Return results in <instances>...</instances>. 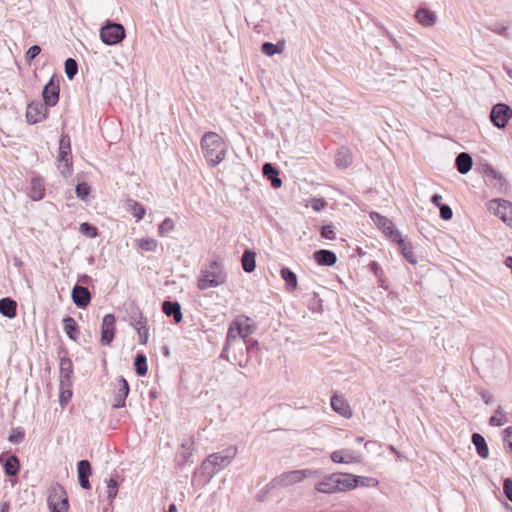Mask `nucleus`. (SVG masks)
Instances as JSON below:
<instances>
[{
    "label": "nucleus",
    "instance_id": "42",
    "mask_svg": "<svg viewBox=\"0 0 512 512\" xmlns=\"http://www.w3.org/2000/svg\"><path fill=\"white\" fill-rule=\"evenodd\" d=\"M65 73L68 79L72 80L78 72V64L73 58L66 59L64 63Z\"/></svg>",
    "mask_w": 512,
    "mask_h": 512
},
{
    "label": "nucleus",
    "instance_id": "27",
    "mask_svg": "<svg viewBox=\"0 0 512 512\" xmlns=\"http://www.w3.org/2000/svg\"><path fill=\"white\" fill-rule=\"evenodd\" d=\"M44 195L45 187L43 181L39 178H33L30 182L29 197L34 201H38L41 200Z\"/></svg>",
    "mask_w": 512,
    "mask_h": 512
},
{
    "label": "nucleus",
    "instance_id": "22",
    "mask_svg": "<svg viewBox=\"0 0 512 512\" xmlns=\"http://www.w3.org/2000/svg\"><path fill=\"white\" fill-rule=\"evenodd\" d=\"M162 311L169 317H173L176 323L182 320L181 306L178 302L164 301Z\"/></svg>",
    "mask_w": 512,
    "mask_h": 512
},
{
    "label": "nucleus",
    "instance_id": "16",
    "mask_svg": "<svg viewBox=\"0 0 512 512\" xmlns=\"http://www.w3.org/2000/svg\"><path fill=\"white\" fill-rule=\"evenodd\" d=\"M59 84L54 82L53 78L44 86L42 97L44 104L48 107H53L59 100Z\"/></svg>",
    "mask_w": 512,
    "mask_h": 512
},
{
    "label": "nucleus",
    "instance_id": "28",
    "mask_svg": "<svg viewBox=\"0 0 512 512\" xmlns=\"http://www.w3.org/2000/svg\"><path fill=\"white\" fill-rule=\"evenodd\" d=\"M394 242L398 244L402 255L409 263H411V264L417 263V259L413 252V247L410 242L405 241L402 238V236H400V239H397Z\"/></svg>",
    "mask_w": 512,
    "mask_h": 512
},
{
    "label": "nucleus",
    "instance_id": "60",
    "mask_svg": "<svg viewBox=\"0 0 512 512\" xmlns=\"http://www.w3.org/2000/svg\"><path fill=\"white\" fill-rule=\"evenodd\" d=\"M479 395L485 404H491L493 402V396L490 392L482 390L479 392Z\"/></svg>",
    "mask_w": 512,
    "mask_h": 512
},
{
    "label": "nucleus",
    "instance_id": "57",
    "mask_svg": "<svg viewBox=\"0 0 512 512\" xmlns=\"http://www.w3.org/2000/svg\"><path fill=\"white\" fill-rule=\"evenodd\" d=\"M356 479L360 480L359 485L361 486H376L378 484L376 479L370 477L356 476Z\"/></svg>",
    "mask_w": 512,
    "mask_h": 512
},
{
    "label": "nucleus",
    "instance_id": "63",
    "mask_svg": "<svg viewBox=\"0 0 512 512\" xmlns=\"http://www.w3.org/2000/svg\"><path fill=\"white\" fill-rule=\"evenodd\" d=\"M369 268L371 271L374 272L375 275H378V273L381 271L380 265L375 261H373L369 264Z\"/></svg>",
    "mask_w": 512,
    "mask_h": 512
},
{
    "label": "nucleus",
    "instance_id": "5",
    "mask_svg": "<svg viewBox=\"0 0 512 512\" xmlns=\"http://www.w3.org/2000/svg\"><path fill=\"white\" fill-rule=\"evenodd\" d=\"M58 168L64 176L72 173L71 140L67 134L62 135L59 141Z\"/></svg>",
    "mask_w": 512,
    "mask_h": 512
},
{
    "label": "nucleus",
    "instance_id": "12",
    "mask_svg": "<svg viewBox=\"0 0 512 512\" xmlns=\"http://www.w3.org/2000/svg\"><path fill=\"white\" fill-rule=\"evenodd\" d=\"M115 321V316L110 313L106 314L102 319L100 341L104 346H109L114 339Z\"/></svg>",
    "mask_w": 512,
    "mask_h": 512
},
{
    "label": "nucleus",
    "instance_id": "7",
    "mask_svg": "<svg viewBox=\"0 0 512 512\" xmlns=\"http://www.w3.org/2000/svg\"><path fill=\"white\" fill-rule=\"evenodd\" d=\"M48 506L51 512H68L69 504L66 491L60 484H54L50 488Z\"/></svg>",
    "mask_w": 512,
    "mask_h": 512
},
{
    "label": "nucleus",
    "instance_id": "4",
    "mask_svg": "<svg viewBox=\"0 0 512 512\" xmlns=\"http://www.w3.org/2000/svg\"><path fill=\"white\" fill-rule=\"evenodd\" d=\"M320 475L319 471L313 469L292 470L282 473L273 478L267 485V490L289 487L304 481L307 478H315Z\"/></svg>",
    "mask_w": 512,
    "mask_h": 512
},
{
    "label": "nucleus",
    "instance_id": "23",
    "mask_svg": "<svg viewBox=\"0 0 512 512\" xmlns=\"http://www.w3.org/2000/svg\"><path fill=\"white\" fill-rule=\"evenodd\" d=\"M262 171L263 175L271 181L273 188L281 187L282 180L279 178V171L271 163H265Z\"/></svg>",
    "mask_w": 512,
    "mask_h": 512
},
{
    "label": "nucleus",
    "instance_id": "55",
    "mask_svg": "<svg viewBox=\"0 0 512 512\" xmlns=\"http://www.w3.org/2000/svg\"><path fill=\"white\" fill-rule=\"evenodd\" d=\"M41 52V48L38 45L31 46L26 52V60L31 61L36 58Z\"/></svg>",
    "mask_w": 512,
    "mask_h": 512
},
{
    "label": "nucleus",
    "instance_id": "10",
    "mask_svg": "<svg viewBox=\"0 0 512 512\" xmlns=\"http://www.w3.org/2000/svg\"><path fill=\"white\" fill-rule=\"evenodd\" d=\"M512 118V109L506 104H496L491 111L490 119L497 128H505Z\"/></svg>",
    "mask_w": 512,
    "mask_h": 512
},
{
    "label": "nucleus",
    "instance_id": "62",
    "mask_svg": "<svg viewBox=\"0 0 512 512\" xmlns=\"http://www.w3.org/2000/svg\"><path fill=\"white\" fill-rule=\"evenodd\" d=\"M79 479V484L80 486L83 488V489H90L91 485H90V482H89V477H86V478H78Z\"/></svg>",
    "mask_w": 512,
    "mask_h": 512
},
{
    "label": "nucleus",
    "instance_id": "61",
    "mask_svg": "<svg viewBox=\"0 0 512 512\" xmlns=\"http://www.w3.org/2000/svg\"><path fill=\"white\" fill-rule=\"evenodd\" d=\"M441 201H442V196H441V195H439V194H434V195L431 197V202H432L435 206H437V207H440L441 205H443V204L441 203Z\"/></svg>",
    "mask_w": 512,
    "mask_h": 512
},
{
    "label": "nucleus",
    "instance_id": "8",
    "mask_svg": "<svg viewBox=\"0 0 512 512\" xmlns=\"http://www.w3.org/2000/svg\"><path fill=\"white\" fill-rule=\"evenodd\" d=\"M488 210L506 225L512 227V203L510 201L501 198L493 199L488 203Z\"/></svg>",
    "mask_w": 512,
    "mask_h": 512
},
{
    "label": "nucleus",
    "instance_id": "51",
    "mask_svg": "<svg viewBox=\"0 0 512 512\" xmlns=\"http://www.w3.org/2000/svg\"><path fill=\"white\" fill-rule=\"evenodd\" d=\"M238 329H239V321H235V322H233V324L230 325L228 332H227V343H230L231 341L240 337V334L237 333Z\"/></svg>",
    "mask_w": 512,
    "mask_h": 512
},
{
    "label": "nucleus",
    "instance_id": "49",
    "mask_svg": "<svg viewBox=\"0 0 512 512\" xmlns=\"http://www.w3.org/2000/svg\"><path fill=\"white\" fill-rule=\"evenodd\" d=\"M75 191L77 197L80 198L81 200H84L90 193V186L87 183L82 182L76 186Z\"/></svg>",
    "mask_w": 512,
    "mask_h": 512
},
{
    "label": "nucleus",
    "instance_id": "32",
    "mask_svg": "<svg viewBox=\"0 0 512 512\" xmlns=\"http://www.w3.org/2000/svg\"><path fill=\"white\" fill-rule=\"evenodd\" d=\"M64 331L69 339L77 341L79 329L76 321L71 316H67L63 319Z\"/></svg>",
    "mask_w": 512,
    "mask_h": 512
},
{
    "label": "nucleus",
    "instance_id": "18",
    "mask_svg": "<svg viewBox=\"0 0 512 512\" xmlns=\"http://www.w3.org/2000/svg\"><path fill=\"white\" fill-rule=\"evenodd\" d=\"M331 407L336 413H338L344 418L352 417V409L348 402L342 396L333 395L331 397Z\"/></svg>",
    "mask_w": 512,
    "mask_h": 512
},
{
    "label": "nucleus",
    "instance_id": "2",
    "mask_svg": "<svg viewBox=\"0 0 512 512\" xmlns=\"http://www.w3.org/2000/svg\"><path fill=\"white\" fill-rule=\"evenodd\" d=\"M238 448L231 445L224 450L210 454L201 464V469L212 478L218 469L228 466L237 456Z\"/></svg>",
    "mask_w": 512,
    "mask_h": 512
},
{
    "label": "nucleus",
    "instance_id": "9",
    "mask_svg": "<svg viewBox=\"0 0 512 512\" xmlns=\"http://www.w3.org/2000/svg\"><path fill=\"white\" fill-rule=\"evenodd\" d=\"M370 218L390 240L394 242L395 240L400 239V232L395 228L393 222L387 217L377 212H371Z\"/></svg>",
    "mask_w": 512,
    "mask_h": 512
},
{
    "label": "nucleus",
    "instance_id": "3",
    "mask_svg": "<svg viewBox=\"0 0 512 512\" xmlns=\"http://www.w3.org/2000/svg\"><path fill=\"white\" fill-rule=\"evenodd\" d=\"M227 280V273L221 262L214 260L209 265L202 269L201 275L198 279V288L206 290L223 285Z\"/></svg>",
    "mask_w": 512,
    "mask_h": 512
},
{
    "label": "nucleus",
    "instance_id": "47",
    "mask_svg": "<svg viewBox=\"0 0 512 512\" xmlns=\"http://www.w3.org/2000/svg\"><path fill=\"white\" fill-rule=\"evenodd\" d=\"M118 492V483L114 478H110L107 483V498L112 502Z\"/></svg>",
    "mask_w": 512,
    "mask_h": 512
},
{
    "label": "nucleus",
    "instance_id": "33",
    "mask_svg": "<svg viewBox=\"0 0 512 512\" xmlns=\"http://www.w3.org/2000/svg\"><path fill=\"white\" fill-rule=\"evenodd\" d=\"M255 258H256L255 252H253L251 250L244 251L242 258H241V263H242L243 270L245 272L251 273L255 270V268H256Z\"/></svg>",
    "mask_w": 512,
    "mask_h": 512
},
{
    "label": "nucleus",
    "instance_id": "20",
    "mask_svg": "<svg viewBox=\"0 0 512 512\" xmlns=\"http://www.w3.org/2000/svg\"><path fill=\"white\" fill-rule=\"evenodd\" d=\"M415 18L424 27H432L437 22L436 14L427 8H419L415 13Z\"/></svg>",
    "mask_w": 512,
    "mask_h": 512
},
{
    "label": "nucleus",
    "instance_id": "48",
    "mask_svg": "<svg viewBox=\"0 0 512 512\" xmlns=\"http://www.w3.org/2000/svg\"><path fill=\"white\" fill-rule=\"evenodd\" d=\"M146 318L137 306H132L129 312V323L131 326L135 325L136 322Z\"/></svg>",
    "mask_w": 512,
    "mask_h": 512
},
{
    "label": "nucleus",
    "instance_id": "25",
    "mask_svg": "<svg viewBox=\"0 0 512 512\" xmlns=\"http://www.w3.org/2000/svg\"><path fill=\"white\" fill-rule=\"evenodd\" d=\"M280 275L282 279L285 281V289L288 292H293L294 290H296L298 281L296 274L292 270H290L287 267H283L280 270Z\"/></svg>",
    "mask_w": 512,
    "mask_h": 512
},
{
    "label": "nucleus",
    "instance_id": "6",
    "mask_svg": "<svg viewBox=\"0 0 512 512\" xmlns=\"http://www.w3.org/2000/svg\"><path fill=\"white\" fill-rule=\"evenodd\" d=\"M125 38L122 24L107 21L100 29V39L106 45H116Z\"/></svg>",
    "mask_w": 512,
    "mask_h": 512
},
{
    "label": "nucleus",
    "instance_id": "44",
    "mask_svg": "<svg viewBox=\"0 0 512 512\" xmlns=\"http://www.w3.org/2000/svg\"><path fill=\"white\" fill-rule=\"evenodd\" d=\"M24 437V430L20 427H17L12 429L11 434L8 437V440L13 444H19L24 440Z\"/></svg>",
    "mask_w": 512,
    "mask_h": 512
},
{
    "label": "nucleus",
    "instance_id": "38",
    "mask_svg": "<svg viewBox=\"0 0 512 512\" xmlns=\"http://www.w3.org/2000/svg\"><path fill=\"white\" fill-rule=\"evenodd\" d=\"M135 371L137 375L144 376L147 373V358L143 354H137L134 360Z\"/></svg>",
    "mask_w": 512,
    "mask_h": 512
},
{
    "label": "nucleus",
    "instance_id": "29",
    "mask_svg": "<svg viewBox=\"0 0 512 512\" xmlns=\"http://www.w3.org/2000/svg\"><path fill=\"white\" fill-rule=\"evenodd\" d=\"M455 164L459 173L466 174L471 170L473 160L468 153L462 152L456 157Z\"/></svg>",
    "mask_w": 512,
    "mask_h": 512
},
{
    "label": "nucleus",
    "instance_id": "43",
    "mask_svg": "<svg viewBox=\"0 0 512 512\" xmlns=\"http://www.w3.org/2000/svg\"><path fill=\"white\" fill-rule=\"evenodd\" d=\"M78 478H86L91 475V465L88 460H80L77 463Z\"/></svg>",
    "mask_w": 512,
    "mask_h": 512
},
{
    "label": "nucleus",
    "instance_id": "58",
    "mask_svg": "<svg viewBox=\"0 0 512 512\" xmlns=\"http://www.w3.org/2000/svg\"><path fill=\"white\" fill-rule=\"evenodd\" d=\"M72 397V392L70 390L62 391L60 394V404L61 406H65Z\"/></svg>",
    "mask_w": 512,
    "mask_h": 512
},
{
    "label": "nucleus",
    "instance_id": "31",
    "mask_svg": "<svg viewBox=\"0 0 512 512\" xmlns=\"http://www.w3.org/2000/svg\"><path fill=\"white\" fill-rule=\"evenodd\" d=\"M17 304L11 298L0 299V313L7 318H14L16 316Z\"/></svg>",
    "mask_w": 512,
    "mask_h": 512
},
{
    "label": "nucleus",
    "instance_id": "64",
    "mask_svg": "<svg viewBox=\"0 0 512 512\" xmlns=\"http://www.w3.org/2000/svg\"><path fill=\"white\" fill-rule=\"evenodd\" d=\"M487 175L492 176L493 178L498 179V180H502V179H503V178H502V176H501V174H500V173H498V172H497L495 169H493V168H489V169L487 170Z\"/></svg>",
    "mask_w": 512,
    "mask_h": 512
},
{
    "label": "nucleus",
    "instance_id": "30",
    "mask_svg": "<svg viewBox=\"0 0 512 512\" xmlns=\"http://www.w3.org/2000/svg\"><path fill=\"white\" fill-rule=\"evenodd\" d=\"M472 443L476 447L477 453L481 458L487 459L489 457V448L484 437L481 434L473 433Z\"/></svg>",
    "mask_w": 512,
    "mask_h": 512
},
{
    "label": "nucleus",
    "instance_id": "54",
    "mask_svg": "<svg viewBox=\"0 0 512 512\" xmlns=\"http://www.w3.org/2000/svg\"><path fill=\"white\" fill-rule=\"evenodd\" d=\"M440 209V217L447 221L450 220L453 216V211L449 205L443 204L439 207Z\"/></svg>",
    "mask_w": 512,
    "mask_h": 512
},
{
    "label": "nucleus",
    "instance_id": "14",
    "mask_svg": "<svg viewBox=\"0 0 512 512\" xmlns=\"http://www.w3.org/2000/svg\"><path fill=\"white\" fill-rule=\"evenodd\" d=\"M337 492L349 491L359 486V479L349 473H334Z\"/></svg>",
    "mask_w": 512,
    "mask_h": 512
},
{
    "label": "nucleus",
    "instance_id": "15",
    "mask_svg": "<svg viewBox=\"0 0 512 512\" xmlns=\"http://www.w3.org/2000/svg\"><path fill=\"white\" fill-rule=\"evenodd\" d=\"M130 388L127 380L124 377H120L117 381L116 390L114 393V399L112 407L114 409L122 408L125 406V400L129 394Z\"/></svg>",
    "mask_w": 512,
    "mask_h": 512
},
{
    "label": "nucleus",
    "instance_id": "59",
    "mask_svg": "<svg viewBox=\"0 0 512 512\" xmlns=\"http://www.w3.org/2000/svg\"><path fill=\"white\" fill-rule=\"evenodd\" d=\"M326 205V202L324 199H313L312 200V203H311V207L315 210V211H320L321 209H323Z\"/></svg>",
    "mask_w": 512,
    "mask_h": 512
},
{
    "label": "nucleus",
    "instance_id": "45",
    "mask_svg": "<svg viewBox=\"0 0 512 512\" xmlns=\"http://www.w3.org/2000/svg\"><path fill=\"white\" fill-rule=\"evenodd\" d=\"M80 232L90 238H95L98 235L97 228L87 222L80 225Z\"/></svg>",
    "mask_w": 512,
    "mask_h": 512
},
{
    "label": "nucleus",
    "instance_id": "19",
    "mask_svg": "<svg viewBox=\"0 0 512 512\" xmlns=\"http://www.w3.org/2000/svg\"><path fill=\"white\" fill-rule=\"evenodd\" d=\"M73 373V363L70 358L62 357L60 360V386H69Z\"/></svg>",
    "mask_w": 512,
    "mask_h": 512
},
{
    "label": "nucleus",
    "instance_id": "39",
    "mask_svg": "<svg viewBox=\"0 0 512 512\" xmlns=\"http://www.w3.org/2000/svg\"><path fill=\"white\" fill-rule=\"evenodd\" d=\"M138 247L142 251L154 252L158 247V241L154 238H142L138 241Z\"/></svg>",
    "mask_w": 512,
    "mask_h": 512
},
{
    "label": "nucleus",
    "instance_id": "34",
    "mask_svg": "<svg viewBox=\"0 0 512 512\" xmlns=\"http://www.w3.org/2000/svg\"><path fill=\"white\" fill-rule=\"evenodd\" d=\"M148 320L144 318L133 325L135 330L138 333L139 342L143 345H146L149 339V329L147 326Z\"/></svg>",
    "mask_w": 512,
    "mask_h": 512
},
{
    "label": "nucleus",
    "instance_id": "46",
    "mask_svg": "<svg viewBox=\"0 0 512 512\" xmlns=\"http://www.w3.org/2000/svg\"><path fill=\"white\" fill-rule=\"evenodd\" d=\"M488 30L498 35L504 36L507 32V26L501 22H493L485 26Z\"/></svg>",
    "mask_w": 512,
    "mask_h": 512
},
{
    "label": "nucleus",
    "instance_id": "35",
    "mask_svg": "<svg viewBox=\"0 0 512 512\" xmlns=\"http://www.w3.org/2000/svg\"><path fill=\"white\" fill-rule=\"evenodd\" d=\"M20 469L19 459L16 455L9 456L4 463V470L8 476H15Z\"/></svg>",
    "mask_w": 512,
    "mask_h": 512
},
{
    "label": "nucleus",
    "instance_id": "26",
    "mask_svg": "<svg viewBox=\"0 0 512 512\" xmlns=\"http://www.w3.org/2000/svg\"><path fill=\"white\" fill-rule=\"evenodd\" d=\"M315 489L321 493H336L337 488L334 474L326 476L323 480L318 482L315 486Z\"/></svg>",
    "mask_w": 512,
    "mask_h": 512
},
{
    "label": "nucleus",
    "instance_id": "53",
    "mask_svg": "<svg viewBox=\"0 0 512 512\" xmlns=\"http://www.w3.org/2000/svg\"><path fill=\"white\" fill-rule=\"evenodd\" d=\"M321 236L323 238L334 240L336 238L334 226L333 225H325L321 228Z\"/></svg>",
    "mask_w": 512,
    "mask_h": 512
},
{
    "label": "nucleus",
    "instance_id": "56",
    "mask_svg": "<svg viewBox=\"0 0 512 512\" xmlns=\"http://www.w3.org/2000/svg\"><path fill=\"white\" fill-rule=\"evenodd\" d=\"M503 492L506 497L512 502V480L507 478L503 483Z\"/></svg>",
    "mask_w": 512,
    "mask_h": 512
},
{
    "label": "nucleus",
    "instance_id": "40",
    "mask_svg": "<svg viewBox=\"0 0 512 512\" xmlns=\"http://www.w3.org/2000/svg\"><path fill=\"white\" fill-rule=\"evenodd\" d=\"M175 228V223L174 221L167 217L165 218L158 226V234L161 236V237H165L168 233H170L171 231H173Z\"/></svg>",
    "mask_w": 512,
    "mask_h": 512
},
{
    "label": "nucleus",
    "instance_id": "11",
    "mask_svg": "<svg viewBox=\"0 0 512 512\" xmlns=\"http://www.w3.org/2000/svg\"><path fill=\"white\" fill-rule=\"evenodd\" d=\"M48 116V106L40 101H32L26 108V119L29 124H36Z\"/></svg>",
    "mask_w": 512,
    "mask_h": 512
},
{
    "label": "nucleus",
    "instance_id": "21",
    "mask_svg": "<svg viewBox=\"0 0 512 512\" xmlns=\"http://www.w3.org/2000/svg\"><path fill=\"white\" fill-rule=\"evenodd\" d=\"M315 261L321 266H332L337 261V256L333 251L321 249L314 253Z\"/></svg>",
    "mask_w": 512,
    "mask_h": 512
},
{
    "label": "nucleus",
    "instance_id": "50",
    "mask_svg": "<svg viewBox=\"0 0 512 512\" xmlns=\"http://www.w3.org/2000/svg\"><path fill=\"white\" fill-rule=\"evenodd\" d=\"M503 443L506 449L512 454V427L503 430Z\"/></svg>",
    "mask_w": 512,
    "mask_h": 512
},
{
    "label": "nucleus",
    "instance_id": "17",
    "mask_svg": "<svg viewBox=\"0 0 512 512\" xmlns=\"http://www.w3.org/2000/svg\"><path fill=\"white\" fill-rule=\"evenodd\" d=\"M72 300L79 308H85L91 301V293L87 287L75 285L72 289Z\"/></svg>",
    "mask_w": 512,
    "mask_h": 512
},
{
    "label": "nucleus",
    "instance_id": "1",
    "mask_svg": "<svg viewBox=\"0 0 512 512\" xmlns=\"http://www.w3.org/2000/svg\"><path fill=\"white\" fill-rule=\"evenodd\" d=\"M201 148L205 159L212 167L221 163L226 156V146L220 135L207 132L201 139Z\"/></svg>",
    "mask_w": 512,
    "mask_h": 512
},
{
    "label": "nucleus",
    "instance_id": "37",
    "mask_svg": "<svg viewBox=\"0 0 512 512\" xmlns=\"http://www.w3.org/2000/svg\"><path fill=\"white\" fill-rule=\"evenodd\" d=\"M127 209L132 213V215L139 221L146 214L145 207L139 202L129 199L127 201Z\"/></svg>",
    "mask_w": 512,
    "mask_h": 512
},
{
    "label": "nucleus",
    "instance_id": "24",
    "mask_svg": "<svg viewBox=\"0 0 512 512\" xmlns=\"http://www.w3.org/2000/svg\"><path fill=\"white\" fill-rule=\"evenodd\" d=\"M352 160L351 151L345 147H341L335 156V164L341 169L348 168L352 164Z\"/></svg>",
    "mask_w": 512,
    "mask_h": 512
},
{
    "label": "nucleus",
    "instance_id": "41",
    "mask_svg": "<svg viewBox=\"0 0 512 512\" xmlns=\"http://www.w3.org/2000/svg\"><path fill=\"white\" fill-rule=\"evenodd\" d=\"M507 418L505 413L503 412L501 407H498L495 411V414L490 417L489 425L490 426H502L506 423Z\"/></svg>",
    "mask_w": 512,
    "mask_h": 512
},
{
    "label": "nucleus",
    "instance_id": "36",
    "mask_svg": "<svg viewBox=\"0 0 512 512\" xmlns=\"http://www.w3.org/2000/svg\"><path fill=\"white\" fill-rule=\"evenodd\" d=\"M285 46V42L282 40L277 44H273L271 42H265L262 44L261 50L267 56H273L275 54H279L283 52Z\"/></svg>",
    "mask_w": 512,
    "mask_h": 512
},
{
    "label": "nucleus",
    "instance_id": "52",
    "mask_svg": "<svg viewBox=\"0 0 512 512\" xmlns=\"http://www.w3.org/2000/svg\"><path fill=\"white\" fill-rule=\"evenodd\" d=\"M254 331L253 326L249 324H242L239 322V329L237 331L238 334H240V338H247L250 334H252Z\"/></svg>",
    "mask_w": 512,
    "mask_h": 512
},
{
    "label": "nucleus",
    "instance_id": "13",
    "mask_svg": "<svg viewBox=\"0 0 512 512\" xmlns=\"http://www.w3.org/2000/svg\"><path fill=\"white\" fill-rule=\"evenodd\" d=\"M330 458L334 463L341 464L361 463L363 460L361 454H358L351 449L336 450L331 453Z\"/></svg>",
    "mask_w": 512,
    "mask_h": 512
}]
</instances>
